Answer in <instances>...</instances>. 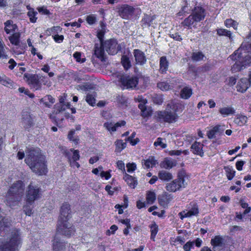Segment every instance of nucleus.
Returning a JSON list of instances; mask_svg holds the SVG:
<instances>
[{
	"instance_id": "58",
	"label": "nucleus",
	"mask_w": 251,
	"mask_h": 251,
	"mask_svg": "<svg viewBox=\"0 0 251 251\" xmlns=\"http://www.w3.org/2000/svg\"><path fill=\"white\" fill-rule=\"evenodd\" d=\"M194 242L188 241L184 246L183 249L185 251H190L191 248L193 246Z\"/></svg>"
},
{
	"instance_id": "30",
	"label": "nucleus",
	"mask_w": 251,
	"mask_h": 251,
	"mask_svg": "<svg viewBox=\"0 0 251 251\" xmlns=\"http://www.w3.org/2000/svg\"><path fill=\"white\" fill-rule=\"evenodd\" d=\"M142 163L145 168L148 169L154 166L157 162L152 156H150L146 160H143Z\"/></svg>"
},
{
	"instance_id": "7",
	"label": "nucleus",
	"mask_w": 251,
	"mask_h": 251,
	"mask_svg": "<svg viewBox=\"0 0 251 251\" xmlns=\"http://www.w3.org/2000/svg\"><path fill=\"white\" fill-rule=\"evenodd\" d=\"M187 178L185 171L183 170H180L177 174V178L166 184V190L170 192L180 191L181 188H185L187 185L186 180Z\"/></svg>"
},
{
	"instance_id": "43",
	"label": "nucleus",
	"mask_w": 251,
	"mask_h": 251,
	"mask_svg": "<svg viewBox=\"0 0 251 251\" xmlns=\"http://www.w3.org/2000/svg\"><path fill=\"white\" fill-rule=\"evenodd\" d=\"M204 57V55L201 52H193L192 55V59L194 61H200L202 60Z\"/></svg>"
},
{
	"instance_id": "36",
	"label": "nucleus",
	"mask_w": 251,
	"mask_h": 251,
	"mask_svg": "<svg viewBox=\"0 0 251 251\" xmlns=\"http://www.w3.org/2000/svg\"><path fill=\"white\" fill-rule=\"evenodd\" d=\"M225 25L226 27L229 28L230 27H232L234 29L236 30L237 29L238 26V23L235 21L231 19H226L225 22Z\"/></svg>"
},
{
	"instance_id": "15",
	"label": "nucleus",
	"mask_w": 251,
	"mask_h": 251,
	"mask_svg": "<svg viewBox=\"0 0 251 251\" xmlns=\"http://www.w3.org/2000/svg\"><path fill=\"white\" fill-rule=\"evenodd\" d=\"M22 123L25 129H28L33 125V117L28 112H23Z\"/></svg>"
},
{
	"instance_id": "1",
	"label": "nucleus",
	"mask_w": 251,
	"mask_h": 251,
	"mask_svg": "<svg viewBox=\"0 0 251 251\" xmlns=\"http://www.w3.org/2000/svg\"><path fill=\"white\" fill-rule=\"evenodd\" d=\"M251 39V32L247 38L248 42ZM251 43L250 44H242L241 47L236 50L233 54L230 56L231 58L235 61L231 70L233 72L240 71L251 65Z\"/></svg>"
},
{
	"instance_id": "9",
	"label": "nucleus",
	"mask_w": 251,
	"mask_h": 251,
	"mask_svg": "<svg viewBox=\"0 0 251 251\" xmlns=\"http://www.w3.org/2000/svg\"><path fill=\"white\" fill-rule=\"evenodd\" d=\"M120 82L123 88L133 89L136 87L138 83V78L137 77L122 75L120 78Z\"/></svg>"
},
{
	"instance_id": "55",
	"label": "nucleus",
	"mask_w": 251,
	"mask_h": 251,
	"mask_svg": "<svg viewBox=\"0 0 251 251\" xmlns=\"http://www.w3.org/2000/svg\"><path fill=\"white\" fill-rule=\"evenodd\" d=\"M74 58L76 59L77 62L80 63H83L85 61V58H83L81 59V53L79 52H75L73 55Z\"/></svg>"
},
{
	"instance_id": "57",
	"label": "nucleus",
	"mask_w": 251,
	"mask_h": 251,
	"mask_svg": "<svg viewBox=\"0 0 251 251\" xmlns=\"http://www.w3.org/2000/svg\"><path fill=\"white\" fill-rule=\"evenodd\" d=\"M47 100H48L50 104H53L55 101L54 99L50 95H47V96L40 100V101H44Z\"/></svg>"
},
{
	"instance_id": "32",
	"label": "nucleus",
	"mask_w": 251,
	"mask_h": 251,
	"mask_svg": "<svg viewBox=\"0 0 251 251\" xmlns=\"http://www.w3.org/2000/svg\"><path fill=\"white\" fill-rule=\"evenodd\" d=\"M248 118L246 116L238 114L234 119V122L238 126L244 125L247 122Z\"/></svg>"
},
{
	"instance_id": "41",
	"label": "nucleus",
	"mask_w": 251,
	"mask_h": 251,
	"mask_svg": "<svg viewBox=\"0 0 251 251\" xmlns=\"http://www.w3.org/2000/svg\"><path fill=\"white\" fill-rule=\"evenodd\" d=\"M224 169L226 172V176L228 180H231L234 175L235 172L233 170L231 167H225Z\"/></svg>"
},
{
	"instance_id": "21",
	"label": "nucleus",
	"mask_w": 251,
	"mask_h": 251,
	"mask_svg": "<svg viewBox=\"0 0 251 251\" xmlns=\"http://www.w3.org/2000/svg\"><path fill=\"white\" fill-rule=\"evenodd\" d=\"M192 15L195 18L196 22H199L205 17L204 10L201 7H195Z\"/></svg>"
},
{
	"instance_id": "37",
	"label": "nucleus",
	"mask_w": 251,
	"mask_h": 251,
	"mask_svg": "<svg viewBox=\"0 0 251 251\" xmlns=\"http://www.w3.org/2000/svg\"><path fill=\"white\" fill-rule=\"evenodd\" d=\"M150 227L151 228V239L154 241L155 237L158 230V226L155 223H153L151 225Z\"/></svg>"
},
{
	"instance_id": "27",
	"label": "nucleus",
	"mask_w": 251,
	"mask_h": 251,
	"mask_svg": "<svg viewBox=\"0 0 251 251\" xmlns=\"http://www.w3.org/2000/svg\"><path fill=\"white\" fill-rule=\"evenodd\" d=\"M158 176L159 178L163 181H169L173 178V175L171 173L165 170L159 171Z\"/></svg>"
},
{
	"instance_id": "45",
	"label": "nucleus",
	"mask_w": 251,
	"mask_h": 251,
	"mask_svg": "<svg viewBox=\"0 0 251 251\" xmlns=\"http://www.w3.org/2000/svg\"><path fill=\"white\" fill-rule=\"evenodd\" d=\"M217 34L220 36H226L229 37L230 39H231V33L230 31L223 29L220 28L217 29Z\"/></svg>"
},
{
	"instance_id": "31",
	"label": "nucleus",
	"mask_w": 251,
	"mask_h": 251,
	"mask_svg": "<svg viewBox=\"0 0 251 251\" xmlns=\"http://www.w3.org/2000/svg\"><path fill=\"white\" fill-rule=\"evenodd\" d=\"M192 95V90L188 86L184 87L180 91L181 98L184 99H188Z\"/></svg>"
},
{
	"instance_id": "54",
	"label": "nucleus",
	"mask_w": 251,
	"mask_h": 251,
	"mask_svg": "<svg viewBox=\"0 0 251 251\" xmlns=\"http://www.w3.org/2000/svg\"><path fill=\"white\" fill-rule=\"evenodd\" d=\"M75 133V130H71L68 135V137L70 140L74 142L75 143H77L78 139L77 138H75L74 137Z\"/></svg>"
},
{
	"instance_id": "17",
	"label": "nucleus",
	"mask_w": 251,
	"mask_h": 251,
	"mask_svg": "<svg viewBox=\"0 0 251 251\" xmlns=\"http://www.w3.org/2000/svg\"><path fill=\"white\" fill-rule=\"evenodd\" d=\"M250 85L248 78H241L238 81L236 86L237 91L241 93H244L250 87Z\"/></svg>"
},
{
	"instance_id": "14",
	"label": "nucleus",
	"mask_w": 251,
	"mask_h": 251,
	"mask_svg": "<svg viewBox=\"0 0 251 251\" xmlns=\"http://www.w3.org/2000/svg\"><path fill=\"white\" fill-rule=\"evenodd\" d=\"M211 244L213 246L214 251H216L217 250L224 248L226 244L224 238L222 236L217 235L211 239Z\"/></svg>"
},
{
	"instance_id": "13",
	"label": "nucleus",
	"mask_w": 251,
	"mask_h": 251,
	"mask_svg": "<svg viewBox=\"0 0 251 251\" xmlns=\"http://www.w3.org/2000/svg\"><path fill=\"white\" fill-rule=\"evenodd\" d=\"M66 243L58 234H57L52 241L53 251H64L66 247Z\"/></svg>"
},
{
	"instance_id": "16",
	"label": "nucleus",
	"mask_w": 251,
	"mask_h": 251,
	"mask_svg": "<svg viewBox=\"0 0 251 251\" xmlns=\"http://www.w3.org/2000/svg\"><path fill=\"white\" fill-rule=\"evenodd\" d=\"M104 42H100L96 43L94 48V55L98 58H100L101 61L104 60L105 48L103 47Z\"/></svg>"
},
{
	"instance_id": "38",
	"label": "nucleus",
	"mask_w": 251,
	"mask_h": 251,
	"mask_svg": "<svg viewBox=\"0 0 251 251\" xmlns=\"http://www.w3.org/2000/svg\"><path fill=\"white\" fill-rule=\"evenodd\" d=\"M115 152H120L124 149L126 147V143L123 142L122 140H117L116 142Z\"/></svg>"
},
{
	"instance_id": "64",
	"label": "nucleus",
	"mask_w": 251,
	"mask_h": 251,
	"mask_svg": "<svg viewBox=\"0 0 251 251\" xmlns=\"http://www.w3.org/2000/svg\"><path fill=\"white\" fill-rule=\"evenodd\" d=\"M86 20L87 23L90 25L93 24L96 22V18L92 15L87 16Z\"/></svg>"
},
{
	"instance_id": "25",
	"label": "nucleus",
	"mask_w": 251,
	"mask_h": 251,
	"mask_svg": "<svg viewBox=\"0 0 251 251\" xmlns=\"http://www.w3.org/2000/svg\"><path fill=\"white\" fill-rule=\"evenodd\" d=\"M4 30L7 34H10L15 31L17 28V25L13 24V21L11 20H8L4 23Z\"/></svg>"
},
{
	"instance_id": "48",
	"label": "nucleus",
	"mask_w": 251,
	"mask_h": 251,
	"mask_svg": "<svg viewBox=\"0 0 251 251\" xmlns=\"http://www.w3.org/2000/svg\"><path fill=\"white\" fill-rule=\"evenodd\" d=\"M157 87L162 91H167L171 89V86L166 82H160L158 83Z\"/></svg>"
},
{
	"instance_id": "47",
	"label": "nucleus",
	"mask_w": 251,
	"mask_h": 251,
	"mask_svg": "<svg viewBox=\"0 0 251 251\" xmlns=\"http://www.w3.org/2000/svg\"><path fill=\"white\" fill-rule=\"evenodd\" d=\"M37 12L35 11L33 9H31V10L27 12V15L29 17L30 21L32 23H35L36 22L37 18L36 15Z\"/></svg>"
},
{
	"instance_id": "11",
	"label": "nucleus",
	"mask_w": 251,
	"mask_h": 251,
	"mask_svg": "<svg viewBox=\"0 0 251 251\" xmlns=\"http://www.w3.org/2000/svg\"><path fill=\"white\" fill-rule=\"evenodd\" d=\"M103 47L105 50L109 54H115L118 50H121L120 46L118 44L117 41L115 39H110L106 41L103 43Z\"/></svg>"
},
{
	"instance_id": "62",
	"label": "nucleus",
	"mask_w": 251,
	"mask_h": 251,
	"mask_svg": "<svg viewBox=\"0 0 251 251\" xmlns=\"http://www.w3.org/2000/svg\"><path fill=\"white\" fill-rule=\"evenodd\" d=\"M68 161L70 163V165L72 167H76V168H78L80 167V165L78 162H76V161L75 160H72L70 157H68Z\"/></svg>"
},
{
	"instance_id": "6",
	"label": "nucleus",
	"mask_w": 251,
	"mask_h": 251,
	"mask_svg": "<svg viewBox=\"0 0 251 251\" xmlns=\"http://www.w3.org/2000/svg\"><path fill=\"white\" fill-rule=\"evenodd\" d=\"M180 106L176 100H172L168 104L166 110L160 111L158 113V118L160 121L172 123L175 122L177 119L176 112Z\"/></svg>"
},
{
	"instance_id": "44",
	"label": "nucleus",
	"mask_w": 251,
	"mask_h": 251,
	"mask_svg": "<svg viewBox=\"0 0 251 251\" xmlns=\"http://www.w3.org/2000/svg\"><path fill=\"white\" fill-rule=\"evenodd\" d=\"M172 199L173 197L169 195L168 196L166 195V197L158 198V201L160 205L165 206L167 205Z\"/></svg>"
},
{
	"instance_id": "18",
	"label": "nucleus",
	"mask_w": 251,
	"mask_h": 251,
	"mask_svg": "<svg viewBox=\"0 0 251 251\" xmlns=\"http://www.w3.org/2000/svg\"><path fill=\"white\" fill-rule=\"evenodd\" d=\"M133 54L137 64L140 65L145 64L147 61L144 53L139 50H134Z\"/></svg>"
},
{
	"instance_id": "46",
	"label": "nucleus",
	"mask_w": 251,
	"mask_h": 251,
	"mask_svg": "<svg viewBox=\"0 0 251 251\" xmlns=\"http://www.w3.org/2000/svg\"><path fill=\"white\" fill-rule=\"evenodd\" d=\"M156 198L155 194L153 192H148L147 194L146 200L148 203L151 204L155 201Z\"/></svg>"
},
{
	"instance_id": "19",
	"label": "nucleus",
	"mask_w": 251,
	"mask_h": 251,
	"mask_svg": "<svg viewBox=\"0 0 251 251\" xmlns=\"http://www.w3.org/2000/svg\"><path fill=\"white\" fill-rule=\"evenodd\" d=\"M70 106V104L68 103L67 105L65 104L62 103H57L55 104L54 106V110L53 112V114L56 115L55 118L60 119V116L63 114V113L65 111L66 108H69Z\"/></svg>"
},
{
	"instance_id": "4",
	"label": "nucleus",
	"mask_w": 251,
	"mask_h": 251,
	"mask_svg": "<svg viewBox=\"0 0 251 251\" xmlns=\"http://www.w3.org/2000/svg\"><path fill=\"white\" fill-rule=\"evenodd\" d=\"M25 190V184L21 180L17 181L9 188L7 192L6 204L11 208L18 206L22 200Z\"/></svg>"
},
{
	"instance_id": "51",
	"label": "nucleus",
	"mask_w": 251,
	"mask_h": 251,
	"mask_svg": "<svg viewBox=\"0 0 251 251\" xmlns=\"http://www.w3.org/2000/svg\"><path fill=\"white\" fill-rule=\"evenodd\" d=\"M163 139L159 137L157 139L156 141L154 143V146L157 147L160 146L162 148L165 149L167 147V145L162 142Z\"/></svg>"
},
{
	"instance_id": "10",
	"label": "nucleus",
	"mask_w": 251,
	"mask_h": 251,
	"mask_svg": "<svg viewBox=\"0 0 251 251\" xmlns=\"http://www.w3.org/2000/svg\"><path fill=\"white\" fill-rule=\"evenodd\" d=\"M135 8L128 4H123L119 8V16L124 19H129L134 14Z\"/></svg>"
},
{
	"instance_id": "23",
	"label": "nucleus",
	"mask_w": 251,
	"mask_h": 251,
	"mask_svg": "<svg viewBox=\"0 0 251 251\" xmlns=\"http://www.w3.org/2000/svg\"><path fill=\"white\" fill-rule=\"evenodd\" d=\"M202 146L203 145L200 142H195L191 146L192 152L195 154L202 156L203 155V152L202 150Z\"/></svg>"
},
{
	"instance_id": "49",
	"label": "nucleus",
	"mask_w": 251,
	"mask_h": 251,
	"mask_svg": "<svg viewBox=\"0 0 251 251\" xmlns=\"http://www.w3.org/2000/svg\"><path fill=\"white\" fill-rule=\"evenodd\" d=\"M105 32V26H101V29L98 31L97 36L100 40V42H103L102 40Z\"/></svg>"
},
{
	"instance_id": "61",
	"label": "nucleus",
	"mask_w": 251,
	"mask_h": 251,
	"mask_svg": "<svg viewBox=\"0 0 251 251\" xmlns=\"http://www.w3.org/2000/svg\"><path fill=\"white\" fill-rule=\"evenodd\" d=\"M19 91L21 93H24L25 95H28L30 98H33L34 95L32 93H30L28 90H25L24 87L19 88Z\"/></svg>"
},
{
	"instance_id": "53",
	"label": "nucleus",
	"mask_w": 251,
	"mask_h": 251,
	"mask_svg": "<svg viewBox=\"0 0 251 251\" xmlns=\"http://www.w3.org/2000/svg\"><path fill=\"white\" fill-rule=\"evenodd\" d=\"M70 151L73 152V155L71 159L72 160L77 161L79 159L80 156L79 154V151L78 150H74V149H71Z\"/></svg>"
},
{
	"instance_id": "59",
	"label": "nucleus",
	"mask_w": 251,
	"mask_h": 251,
	"mask_svg": "<svg viewBox=\"0 0 251 251\" xmlns=\"http://www.w3.org/2000/svg\"><path fill=\"white\" fill-rule=\"evenodd\" d=\"M7 55L5 53V50L3 44L0 41V58H6Z\"/></svg>"
},
{
	"instance_id": "12",
	"label": "nucleus",
	"mask_w": 251,
	"mask_h": 251,
	"mask_svg": "<svg viewBox=\"0 0 251 251\" xmlns=\"http://www.w3.org/2000/svg\"><path fill=\"white\" fill-rule=\"evenodd\" d=\"M191 207H189L188 210H184L179 213V215L181 220L184 218L190 217L193 216H198L199 213V208L198 205L194 202L190 203Z\"/></svg>"
},
{
	"instance_id": "2",
	"label": "nucleus",
	"mask_w": 251,
	"mask_h": 251,
	"mask_svg": "<svg viewBox=\"0 0 251 251\" xmlns=\"http://www.w3.org/2000/svg\"><path fill=\"white\" fill-rule=\"evenodd\" d=\"M25 161L31 170L38 175H44L47 172L45 157L37 150L28 149Z\"/></svg>"
},
{
	"instance_id": "40",
	"label": "nucleus",
	"mask_w": 251,
	"mask_h": 251,
	"mask_svg": "<svg viewBox=\"0 0 251 251\" xmlns=\"http://www.w3.org/2000/svg\"><path fill=\"white\" fill-rule=\"evenodd\" d=\"M95 93L92 94H88L86 97V101L91 106H94L96 103V100L95 99Z\"/></svg>"
},
{
	"instance_id": "50",
	"label": "nucleus",
	"mask_w": 251,
	"mask_h": 251,
	"mask_svg": "<svg viewBox=\"0 0 251 251\" xmlns=\"http://www.w3.org/2000/svg\"><path fill=\"white\" fill-rule=\"evenodd\" d=\"M152 100L154 103L157 104H160L163 102L162 96L156 94L154 95L152 98Z\"/></svg>"
},
{
	"instance_id": "3",
	"label": "nucleus",
	"mask_w": 251,
	"mask_h": 251,
	"mask_svg": "<svg viewBox=\"0 0 251 251\" xmlns=\"http://www.w3.org/2000/svg\"><path fill=\"white\" fill-rule=\"evenodd\" d=\"M71 218L70 205L67 203H63L60 210V216L57 224V232L66 236H70L74 232V228L68 222Z\"/></svg>"
},
{
	"instance_id": "39",
	"label": "nucleus",
	"mask_w": 251,
	"mask_h": 251,
	"mask_svg": "<svg viewBox=\"0 0 251 251\" xmlns=\"http://www.w3.org/2000/svg\"><path fill=\"white\" fill-rule=\"evenodd\" d=\"M0 82L3 85L6 86L8 87H13V81L10 79L3 76H0Z\"/></svg>"
},
{
	"instance_id": "60",
	"label": "nucleus",
	"mask_w": 251,
	"mask_h": 251,
	"mask_svg": "<svg viewBox=\"0 0 251 251\" xmlns=\"http://www.w3.org/2000/svg\"><path fill=\"white\" fill-rule=\"evenodd\" d=\"M28 204L26 203V205L24 206V211L26 215L30 216L32 213V209Z\"/></svg>"
},
{
	"instance_id": "63",
	"label": "nucleus",
	"mask_w": 251,
	"mask_h": 251,
	"mask_svg": "<svg viewBox=\"0 0 251 251\" xmlns=\"http://www.w3.org/2000/svg\"><path fill=\"white\" fill-rule=\"evenodd\" d=\"M37 9L39 13H42L43 14L48 15L50 14V11L44 7H39Z\"/></svg>"
},
{
	"instance_id": "24",
	"label": "nucleus",
	"mask_w": 251,
	"mask_h": 251,
	"mask_svg": "<svg viewBox=\"0 0 251 251\" xmlns=\"http://www.w3.org/2000/svg\"><path fill=\"white\" fill-rule=\"evenodd\" d=\"M160 72L161 73H165L167 71L169 66V62L166 56H162L159 61Z\"/></svg>"
},
{
	"instance_id": "26",
	"label": "nucleus",
	"mask_w": 251,
	"mask_h": 251,
	"mask_svg": "<svg viewBox=\"0 0 251 251\" xmlns=\"http://www.w3.org/2000/svg\"><path fill=\"white\" fill-rule=\"evenodd\" d=\"M219 113L223 116L233 115L235 113V109L231 106L224 107L220 108Z\"/></svg>"
},
{
	"instance_id": "35",
	"label": "nucleus",
	"mask_w": 251,
	"mask_h": 251,
	"mask_svg": "<svg viewBox=\"0 0 251 251\" xmlns=\"http://www.w3.org/2000/svg\"><path fill=\"white\" fill-rule=\"evenodd\" d=\"M176 165L175 163L173 161L165 159L160 164L162 168L169 169H171L173 167Z\"/></svg>"
},
{
	"instance_id": "8",
	"label": "nucleus",
	"mask_w": 251,
	"mask_h": 251,
	"mask_svg": "<svg viewBox=\"0 0 251 251\" xmlns=\"http://www.w3.org/2000/svg\"><path fill=\"white\" fill-rule=\"evenodd\" d=\"M41 195L40 188L32 182H30L25 191L26 202L31 205L35 201L40 198Z\"/></svg>"
},
{
	"instance_id": "56",
	"label": "nucleus",
	"mask_w": 251,
	"mask_h": 251,
	"mask_svg": "<svg viewBox=\"0 0 251 251\" xmlns=\"http://www.w3.org/2000/svg\"><path fill=\"white\" fill-rule=\"evenodd\" d=\"M126 167L127 172L130 173L133 172L136 169V165L134 163H129L126 164Z\"/></svg>"
},
{
	"instance_id": "20",
	"label": "nucleus",
	"mask_w": 251,
	"mask_h": 251,
	"mask_svg": "<svg viewBox=\"0 0 251 251\" xmlns=\"http://www.w3.org/2000/svg\"><path fill=\"white\" fill-rule=\"evenodd\" d=\"M126 123L125 121H121L116 124L107 122L104 123L103 126L109 131L114 132L116 131L117 128L125 126Z\"/></svg>"
},
{
	"instance_id": "42",
	"label": "nucleus",
	"mask_w": 251,
	"mask_h": 251,
	"mask_svg": "<svg viewBox=\"0 0 251 251\" xmlns=\"http://www.w3.org/2000/svg\"><path fill=\"white\" fill-rule=\"evenodd\" d=\"M121 63L126 70H127L131 67V63L128 57L126 56H123L121 58Z\"/></svg>"
},
{
	"instance_id": "5",
	"label": "nucleus",
	"mask_w": 251,
	"mask_h": 251,
	"mask_svg": "<svg viewBox=\"0 0 251 251\" xmlns=\"http://www.w3.org/2000/svg\"><path fill=\"white\" fill-rule=\"evenodd\" d=\"M22 244V233L18 229L13 230L7 240L0 244V251H17Z\"/></svg>"
},
{
	"instance_id": "33",
	"label": "nucleus",
	"mask_w": 251,
	"mask_h": 251,
	"mask_svg": "<svg viewBox=\"0 0 251 251\" xmlns=\"http://www.w3.org/2000/svg\"><path fill=\"white\" fill-rule=\"evenodd\" d=\"M196 21H195V18L194 17V16L192 14L190 15L188 18H186L183 22V24L185 26H187L191 28V26L193 25L195 26V23H196Z\"/></svg>"
},
{
	"instance_id": "52",
	"label": "nucleus",
	"mask_w": 251,
	"mask_h": 251,
	"mask_svg": "<svg viewBox=\"0 0 251 251\" xmlns=\"http://www.w3.org/2000/svg\"><path fill=\"white\" fill-rule=\"evenodd\" d=\"M135 133L133 132L132 133L130 137H128L126 140V141H129L132 145H135L137 144V143L139 141L138 138H136L135 140L134 139V137H135Z\"/></svg>"
},
{
	"instance_id": "28",
	"label": "nucleus",
	"mask_w": 251,
	"mask_h": 251,
	"mask_svg": "<svg viewBox=\"0 0 251 251\" xmlns=\"http://www.w3.org/2000/svg\"><path fill=\"white\" fill-rule=\"evenodd\" d=\"M124 179L126 182L128 186L132 188H134L137 184V181L135 178H133L132 176L126 174H125Z\"/></svg>"
},
{
	"instance_id": "22",
	"label": "nucleus",
	"mask_w": 251,
	"mask_h": 251,
	"mask_svg": "<svg viewBox=\"0 0 251 251\" xmlns=\"http://www.w3.org/2000/svg\"><path fill=\"white\" fill-rule=\"evenodd\" d=\"M28 83L36 90L40 89L41 87V84L39 81L38 75L30 76L28 78Z\"/></svg>"
},
{
	"instance_id": "34",
	"label": "nucleus",
	"mask_w": 251,
	"mask_h": 251,
	"mask_svg": "<svg viewBox=\"0 0 251 251\" xmlns=\"http://www.w3.org/2000/svg\"><path fill=\"white\" fill-rule=\"evenodd\" d=\"M20 34L18 32L14 33L9 37V40L12 44L18 46L20 43Z\"/></svg>"
},
{
	"instance_id": "29",
	"label": "nucleus",
	"mask_w": 251,
	"mask_h": 251,
	"mask_svg": "<svg viewBox=\"0 0 251 251\" xmlns=\"http://www.w3.org/2000/svg\"><path fill=\"white\" fill-rule=\"evenodd\" d=\"M221 126L217 125L213 127L211 130L208 131L207 135L209 139H213L216 137V134L219 132H222L224 131V129L220 131Z\"/></svg>"
}]
</instances>
